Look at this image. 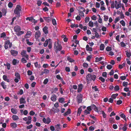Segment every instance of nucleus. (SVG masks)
I'll return each instance as SVG.
<instances>
[{
    "label": "nucleus",
    "instance_id": "nucleus-34",
    "mask_svg": "<svg viewBox=\"0 0 131 131\" xmlns=\"http://www.w3.org/2000/svg\"><path fill=\"white\" fill-rule=\"evenodd\" d=\"M65 99L64 98L61 97L59 98V101L60 103H62L64 102Z\"/></svg>",
    "mask_w": 131,
    "mask_h": 131
},
{
    "label": "nucleus",
    "instance_id": "nucleus-25",
    "mask_svg": "<svg viewBox=\"0 0 131 131\" xmlns=\"http://www.w3.org/2000/svg\"><path fill=\"white\" fill-rule=\"evenodd\" d=\"M3 77L4 80L8 82H9V79L7 78V76L6 75H4Z\"/></svg>",
    "mask_w": 131,
    "mask_h": 131
},
{
    "label": "nucleus",
    "instance_id": "nucleus-14",
    "mask_svg": "<svg viewBox=\"0 0 131 131\" xmlns=\"http://www.w3.org/2000/svg\"><path fill=\"white\" fill-rule=\"evenodd\" d=\"M1 84L4 89H6L7 88V85L5 84V83L4 81L2 82Z\"/></svg>",
    "mask_w": 131,
    "mask_h": 131
},
{
    "label": "nucleus",
    "instance_id": "nucleus-38",
    "mask_svg": "<svg viewBox=\"0 0 131 131\" xmlns=\"http://www.w3.org/2000/svg\"><path fill=\"white\" fill-rule=\"evenodd\" d=\"M104 44H102L100 46V50H103L104 49Z\"/></svg>",
    "mask_w": 131,
    "mask_h": 131
},
{
    "label": "nucleus",
    "instance_id": "nucleus-1",
    "mask_svg": "<svg viewBox=\"0 0 131 131\" xmlns=\"http://www.w3.org/2000/svg\"><path fill=\"white\" fill-rule=\"evenodd\" d=\"M96 76L94 74H92L91 73L88 74L86 76V80L88 83L90 82L92 80L94 81L96 78Z\"/></svg>",
    "mask_w": 131,
    "mask_h": 131
},
{
    "label": "nucleus",
    "instance_id": "nucleus-61",
    "mask_svg": "<svg viewBox=\"0 0 131 131\" xmlns=\"http://www.w3.org/2000/svg\"><path fill=\"white\" fill-rule=\"evenodd\" d=\"M108 17L107 16L105 15L104 16V20L105 21H107L108 20Z\"/></svg>",
    "mask_w": 131,
    "mask_h": 131
},
{
    "label": "nucleus",
    "instance_id": "nucleus-55",
    "mask_svg": "<svg viewBox=\"0 0 131 131\" xmlns=\"http://www.w3.org/2000/svg\"><path fill=\"white\" fill-rule=\"evenodd\" d=\"M106 49L107 51H110L112 50V48L108 46L106 48Z\"/></svg>",
    "mask_w": 131,
    "mask_h": 131
},
{
    "label": "nucleus",
    "instance_id": "nucleus-32",
    "mask_svg": "<svg viewBox=\"0 0 131 131\" xmlns=\"http://www.w3.org/2000/svg\"><path fill=\"white\" fill-rule=\"evenodd\" d=\"M78 11L79 12V15L81 16H84V15L83 13V12L81 10V9L79 10Z\"/></svg>",
    "mask_w": 131,
    "mask_h": 131
},
{
    "label": "nucleus",
    "instance_id": "nucleus-17",
    "mask_svg": "<svg viewBox=\"0 0 131 131\" xmlns=\"http://www.w3.org/2000/svg\"><path fill=\"white\" fill-rule=\"evenodd\" d=\"M10 126L12 128H16L17 127V124L15 123H12L10 124Z\"/></svg>",
    "mask_w": 131,
    "mask_h": 131
},
{
    "label": "nucleus",
    "instance_id": "nucleus-45",
    "mask_svg": "<svg viewBox=\"0 0 131 131\" xmlns=\"http://www.w3.org/2000/svg\"><path fill=\"white\" fill-rule=\"evenodd\" d=\"M126 55L127 57L129 58L131 56V54L130 52H128L127 51H126Z\"/></svg>",
    "mask_w": 131,
    "mask_h": 131
},
{
    "label": "nucleus",
    "instance_id": "nucleus-20",
    "mask_svg": "<svg viewBox=\"0 0 131 131\" xmlns=\"http://www.w3.org/2000/svg\"><path fill=\"white\" fill-rule=\"evenodd\" d=\"M52 110V111L54 113H57L59 111V109L58 108L55 107H53Z\"/></svg>",
    "mask_w": 131,
    "mask_h": 131
},
{
    "label": "nucleus",
    "instance_id": "nucleus-62",
    "mask_svg": "<svg viewBox=\"0 0 131 131\" xmlns=\"http://www.w3.org/2000/svg\"><path fill=\"white\" fill-rule=\"evenodd\" d=\"M30 115L33 116L35 114V113L32 111H31L29 113Z\"/></svg>",
    "mask_w": 131,
    "mask_h": 131
},
{
    "label": "nucleus",
    "instance_id": "nucleus-30",
    "mask_svg": "<svg viewBox=\"0 0 131 131\" xmlns=\"http://www.w3.org/2000/svg\"><path fill=\"white\" fill-rule=\"evenodd\" d=\"M95 62H98L102 59V57H100L99 58L98 57H96L95 58Z\"/></svg>",
    "mask_w": 131,
    "mask_h": 131
},
{
    "label": "nucleus",
    "instance_id": "nucleus-58",
    "mask_svg": "<svg viewBox=\"0 0 131 131\" xmlns=\"http://www.w3.org/2000/svg\"><path fill=\"white\" fill-rule=\"evenodd\" d=\"M27 73L28 75H30L32 74V72L30 70H28L27 71Z\"/></svg>",
    "mask_w": 131,
    "mask_h": 131
},
{
    "label": "nucleus",
    "instance_id": "nucleus-36",
    "mask_svg": "<svg viewBox=\"0 0 131 131\" xmlns=\"http://www.w3.org/2000/svg\"><path fill=\"white\" fill-rule=\"evenodd\" d=\"M34 18L33 17H27L26 18V20H29V21H32Z\"/></svg>",
    "mask_w": 131,
    "mask_h": 131
},
{
    "label": "nucleus",
    "instance_id": "nucleus-11",
    "mask_svg": "<svg viewBox=\"0 0 131 131\" xmlns=\"http://www.w3.org/2000/svg\"><path fill=\"white\" fill-rule=\"evenodd\" d=\"M83 88V85L82 84H80L78 85V89L77 92L78 93L82 91Z\"/></svg>",
    "mask_w": 131,
    "mask_h": 131
},
{
    "label": "nucleus",
    "instance_id": "nucleus-5",
    "mask_svg": "<svg viewBox=\"0 0 131 131\" xmlns=\"http://www.w3.org/2000/svg\"><path fill=\"white\" fill-rule=\"evenodd\" d=\"M83 95L81 94H78L77 97V101L78 103H80L82 102L83 99Z\"/></svg>",
    "mask_w": 131,
    "mask_h": 131
},
{
    "label": "nucleus",
    "instance_id": "nucleus-51",
    "mask_svg": "<svg viewBox=\"0 0 131 131\" xmlns=\"http://www.w3.org/2000/svg\"><path fill=\"white\" fill-rule=\"evenodd\" d=\"M90 114V111H88L87 110H85L84 111V114L85 115Z\"/></svg>",
    "mask_w": 131,
    "mask_h": 131
},
{
    "label": "nucleus",
    "instance_id": "nucleus-10",
    "mask_svg": "<svg viewBox=\"0 0 131 131\" xmlns=\"http://www.w3.org/2000/svg\"><path fill=\"white\" fill-rule=\"evenodd\" d=\"M14 31L16 32H17L20 31L21 29L19 26L16 25L14 28Z\"/></svg>",
    "mask_w": 131,
    "mask_h": 131
},
{
    "label": "nucleus",
    "instance_id": "nucleus-42",
    "mask_svg": "<svg viewBox=\"0 0 131 131\" xmlns=\"http://www.w3.org/2000/svg\"><path fill=\"white\" fill-rule=\"evenodd\" d=\"M8 7L10 8H11L12 7L13 4L11 2H9L8 5Z\"/></svg>",
    "mask_w": 131,
    "mask_h": 131
},
{
    "label": "nucleus",
    "instance_id": "nucleus-37",
    "mask_svg": "<svg viewBox=\"0 0 131 131\" xmlns=\"http://www.w3.org/2000/svg\"><path fill=\"white\" fill-rule=\"evenodd\" d=\"M2 11L3 16H6L7 13L6 10L5 9H2Z\"/></svg>",
    "mask_w": 131,
    "mask_h": 131
},
{
    "label": "nucleus",
    "instance_id": "nucleus-50",
    "mask_svg": "<svg viewBox=\"0 0 131 131\" xmlns=\"http://www.w3.org/2000/svg\"><path fill=\"white\" fill-rule=\"evenodd\" d=\"M102 76L106 78L107 77V74L106 72H103Z\"/></svg>",
    "mask_w": 131,
    "mask_h": 131
},
{
    "label": "nucleus",
    "instance_id": "nucleus-2",
    "mask_svg": "<svg viewBox=\"0 0 131 131\" xmlns=\"http://www.w3.org/2000/svg\"><path fill=\"white\" fill-rule=\"evenodd\" d=\"M54 48L55 49V51L56 53L58 52V51H60L62 49V47L61 45L59 44L57 41L55 42L54 45Z\"/></svg>",
    "mask_w": 131,
    "mask_h": 131
},
{
    "label": "nucleus",
    "instance_id": "nucleus-26",
    "mask_svg": "<svg viewBox=\"0 0 131 131\" xmlns=\"http://www.w3.org/2000/svg\"><path fill=\"white\" fill-rule=\"evenodd\" d=\"M93 107L94 108V110L96 112H99V108L97 107L95 105H93Z\"/></svg>",
    "mask_w": 131,
    "mask_h": 131
},
{
    "label": "nucleus",
    "instance_id": "nucleus-28",
    "mask_svg": "<svg viewBox=\"0 0 131 131\" xmlns=\"http://www.w3.org/2000/svg\"><path fill=\"white\" fill-rule=\"evenodd\" d=\"M115 8L116 9H118L119 8H121V5L120 3L119 4L118 3L115 4Z\"/></svg>",
    "mask_w": 131,
    "mask_h": 131
},
{
    "label": "nucleus",
    "instance_id": "nucleus-9",
    "mask_svg": "<svg viewBox=\"0 0 131 131\" xmlns=\"http://www.w3.org/2000/svg\"><path fill=\"white\" fill-rule=\"evenodd\" d=\"M10 53L14 56H17L18 54V52L14 50H11L10 51Z\"/></svg>",
    "mask_w": 131,
    "mask_h": 131
},
{
    "label": "nucleus",
    "instance_id": "nucleus-31",
    "mask_svg": "<svg viewBox=\"0 0 131 131\" xmlns=\"http://www.w3.org/2000/svg\"><path fill=\"white\" fill-rule=\"evenodd\" d=\"M24 32L22 31H19V32H17L16 34L18 36H20L24 34Z\"/></svg>",
    "mask_w": 131,
    "mask_h": 131
},
{
    "label": "nucleus",
    "instance_id": "nucleus-53",
    "mask_svg": "<svg viewBox=\"0 0 131 131\" xmlns=\"http://www.w3.org/2000/svg\"><path fill=\"white\" fill-rule=\"evenodd\" d=\"M128 84L127 82H124L123 83V86L125 87H126L127 86Z\"/></svg>",
    "mask_w": 131,
    "mask_h": 131
},
{
    "label": "nucleus",
    "instance_id": "nucleus-35",
    "mask_svg": "<svg viewBox=\"0 0 131 131\" xmlns=\"http://www.w3.org/2000/svg\"><path fill=\"white\" fill-rule=\"evenodd\" d=\"M109 122L110 123H114V120L113 118L112 117L110 118L109 120Z\"/></svg>",
    "mask_w": 131,
    "mask_h": 131
},
{
    "label": "nucleus",
    "instance_id": "nucleus-63",
    "mask_svg": "<svg viewBox=\"0 0 131 131\" xmlns=\"http://www.w3.org/2000/svg\"><path fill=\"white\" fill-rule=\"evenodd\" d=\"M65 70L67 72H70V68L67 67H66L65 68Z\"/></svg>",
    "mask_w": 131,
    "mask_h": 131
},
{
    "label": "nucleus",
    "instance_id": "nucleus-44",
    "mask_svg": "<svg viewBox=\"0 0 131 131\" xmlns=\"http://www.w3.org/2000/svg\"><path fill=\"white\" fill-rule=\"evenodd\" d=\"M120 23L122 26H125V23L123 20H122L120 21Z\"/></svg>",
    "mask_w": 131,
    "mask_h": 131
},
{
    "label": "nucleus",
    "instance_id": "nucleus-33",
    "mask_svg": "<svg viewBox=\"0 0 131 131\" xmlns=\"http://www.w3.org/2000/svg\"><path fill=\"white\" fill-rule=\"evenodd\" d=\"M127 124H125L124 125V126L122 128V129L123 131H126L127 129Z\"/></svg>",
    "mask_w": 131,
    "mask_h": 131
},
{
    "label": "nucleus",
    "instance_id": "nucleus-13",
    "mask_svg": "<svg viewBox=\"0 0 131 131\" xmlns=\"http://www.w3.org/2000/svg\"><path fill=\"white\" fill-rule=\"evenodd\" d=\"M41 35V33L40 31H37L35 34V36L36 38L38 39L40 36Z\"/></svg>",
    "mask_w": 131,
    "mask_h": 131
},
{
    "label": "nucleus",
    "instance_id": "nucleus-19",
    "mask_svg": "<svg viewBox=\"0 0 131 131\" xmlns=\"http://www.w3.org/2000/svg\"><path fill=\"white\" fill-rule=\"evenodd\" d=\"M11 112L13 114H16L17 113L18 111L15 108H12L11 109Z\"/></svg>",
    "mask_w": 131,
    "mask_h": 131
},
{
    "label": "nucleus",
    "instance_id": "nucleus-46",
    "mask_svg": "<svg viewBox=\"0 0 131 131\" xmlns=\"http://www.w3.org/2000/svg\"><path fill=\"white\" fill-rule=\"evenodd\" d=\"M52 21L53 25H55L56 24V20L54 19H52Z\"/></svg>",
    "mask_w": 131,
    "mask_h": 131
},
{
    "label": "nucleus",
    "instance_id": "nucleus-64",
    "mask_svg": "<svg viewBox=\"0 0 131 131\" xmlns=\"http://www.w3.org/2000/svg\"><path fill=\"white\" fill-rule=\"evenodd\" d=\"M121 46L123 47H124L126 46L125 43L123 42H121L120 43Z\"/></svg>",
    "mask_w": 131,
    "mask_h": 131
},
{
    "label": "nucleus",
    "instance_id": "nucleus-59",
    "mask_svg": "<svg viewBox=\"0 0 131 131\" xmlns=\"http://www.w3.org/2000/svg\"><path fill=\"white\" fill-rule=\"evenodd\" d=\"M42 3V1L40 0H38L37 1V4L38 6H40Z\"/></svg>",
    "mask_w": 131,
    "mask_h": 131
},
{
    "label": "nucleus",
    "instance_id": "nucleus-60",
    "mask_svg": "<svg viewBox=\"0 0 131 131\" xmlns=\"http://www.w3.org/2000/svg\"><path fill=\"white\" fill-rule=\"evenodd\" d=\"M48 43V41L46 40L45 42V43H44L43 46L45 47H46L47 46Z\"/></svg>",
    "mask_w": 131,
    "mask_h": 131
},
{
    "label": "nucleus",
    "instance_id": "nucleus-3",
    "mask_svg": "<svg viewBox=\"0 0 131 131\" xmlns=\"http://www.w3.org/2000/svg\"><path fill=\"white\" fill-rule=\"evenodd\" d=\"M21 11V7L19 5H17L14 10V14L17 15L18 16L17 17H19L20 16V12Z\"/></svg>",
    "mask_w": 131,
    "mask_h": 131
},
{
    "label": "nucleus",
    "instance_id": "nucleus-29",
    "mask_svg": "<svg viewBox=\"0 0 131 131\" xmlns=\"http://www.w3.org/2000/svg\"><path fill=\"white\" fill-rule=\"evenodd\" d=\"M67 59L69 61V62L71 63L74 62L75 61V60H74L73 59L69 57H68L67 58Z\"/></svg>",
    "mask_w": 131,
    "mask_h": 131
},
{
    "label": "nucleus",
    "instance_id": "nucleus-27",
    "mask_svg": "<svg viewBox=\"0 0 131 131\" xmlns=\"http://www.w3.org/2000/svg\"><path fill=\"white\" fill-rule=\"evenodd\" d=\"M82 111V109H81V107L78 108L77 111L78 115V114H79V116L80 115V114L81 112Z\"/></svg>",
    "mask_w": 131,
    "mask_h": 131
},
{
    "label": "nucleus",
    "instance_id": "nucleus-41",
    "mask_svg": "<svg viewBox=\"0 0 131 131\" xmlns=\"http://www.w3.org/2000/svg\"><path fill=\"white\" fill-rule=\"evenodd\" d=\"M6 36V33L5 32H3V33L1 34V36H0L1 38H4Z\"/></svg>",
    "mask_w": 131,
    "mask_h": 131
},
{
    "label": "nucleus",
    "instance_id": "nucleus-7",
    "mask_svg": "<svg viewBox=\"0 0 131 131\" xmlns=\"http://www.w3.org/2000/svg\"><path fill=\"white\" fill-rule=\"evenodd\" d=\"M42 121L44 123L48 124H49L51 122V119L49 117H47L46 119L45 118H43Z\"/></svg>",
    "mask_w": 131,
    "mask_h": 131
},
{
    "label": "nucleus",
    "instance_id": "nucleus-8",
    "mask_svg": "<svg viewBox=\"0 0 131 131\" xmlns=\"http://www.w3.org/2000/svg\"><path fill=\"white\" fill-rule=\"evenodd\" d=\"M21 54L22 57H25L27 60L28 59V56L26 54V51L25 50H23L21 52Z\"/></svg>",
    "mask_w": 131,
    "mask_h": 131
},
{
    "label": "nucleus",
    "instance_id": "nucleus-4",
    "mask_svg": "<svg viewBox=\"0 0 131 131\" xmlns=\"http://www.w3.org/2000/svg\"><path fill=\"white\" fill-rule=\"evenodd\" d=\"M31 117L29 116L28 117H25L23 118V120L26 122V124L29 125L31 123Z\"/></svg>",
    "mask_w": 131,
    "mask_h": 131
},
{
    "label": "nucleus",
    "instance_id": "nucleus-12",
    "mask_svg": "<svg viewBox=\"0 0 131 131\" xmlns=\"http://www.w3.org/2000/svg\"><path fill=\"white\" fill-rule=\"evenodd\" d=\"M19 102L20 104H25L26 103L25 99L23 97H21L20 99Z\"/></svg>",
    "mask_w": 131,
    "mask_h": 131
},
{
    "label": "nucleus",
    "instance_id": "nucleus-18",
    "mask_svg": "<svg viewBox=\"0 0 131 131\" xmlns=\"http://www.w3.org/2000/svg\"><path fill=\"white\" fill-rule=\"evenodd\" d=\"M48 27L46 26L44 27L43 28V31L46 34L48 33Z\"/></svg>",
    "mask_w": 131,
    "mask_h": 131
},
{
    "label": "nucleus",
    "instance_id": "nucleus-54",
    "mask_svg": "<svg viewBox=\"0 0 131 131\" xmlns=\"http://www.w3.org/2000/svg\"><path fill=\"white\" fill-rule=\"evenodd\" d=\"M83 66L84 68H87L88 66V63H83Z\"/></svg>",
    "mask_w": 131,
    "mask_h": 131
},
{
    "label": "nucleus",
    "instance_id": "nucleus-15",
    "mask_svg": "<svg viewBox=\"0 0 131 131\" xmlns=\"http://www.w3.org/2000/svg\"><path fill=\"white\" fill-rule=\"evenodd\" d=\"M56 98L57 97L55 94L52 95L51 97V100L53 102L55 101L56 100Z\"/></svg>",
    "mask_w": 131,
    "mask_h": 131
},
{
    "label": "nucleus",
    "instance_id": "nucleus-24",
    "mask_svg": "<svg viewBox=\"0 0 131 131\" xmlns=\"http://www.w3.org/2000/svg\"><path fill=\"white\" fill-rule=\"evenodd\" d=\"M9 43V40L6 41L4 45V48L6 49H7L8 48V43Z\"/></svg>",
    "mask_w": 131,
    "mask_h": 131
},
{
    "label": "nucleus",
    "instance_id": "nucleus-39",
    "mask_svg": "<svg viewBox=\"0 0 131 131\" xmlns=\"http://www.w3.org/2000/svg\"><path fill=\"white\" fill-rule=\"evenodd\" d=\"M118 95V94L117 93L113 94L112 96V97L113 99H115Z\"/></svg>",
    "mask_w": 131,
    "mask_h": 131
},
{
    "label": "nucleus",
    "instance_id": "nucleus-16",
    "mask_svg": "<svg viewBox=\"0 0 131 131\" xmlns=\"http://www.w3.org/2000/svg\"><path fill=\"white\" fill-rule=\"evenodd\" d=\"M12 118L13 119L14 121H17L19 118L17 116L14 115L12 116Z\"/></svg>",
    "mask_w": 131,
    "mask_h": 131
},
{
    "label": "nucleus",
    "instance_id": "nucleus-57",
    "mask_svg": "<svg viewBox=\"0 0 131 131\" xmlns=\"http://www.w3.org/2000/svg\"><path fill=\"white\" fill-rule=\"evenodd\" d=\"M58 88H54L52 90L53 91H52V93H56V92L58 91Z\"/></svg>",
    "mask_w": 131,
    "mask_h": 131
},
{
    "label": "nucleus",
    "instance_id": "nucleus-6",
    "mask_svg": "<svg viewBox=\"0 0 131 131\" xmlns=\"http://www.w3.org/2000/svg\"><path fill=\"white\" fill-rule=\"evenodd\" d=\"M15 75L16 77L14 80V81L16 83H17L19 81V80L20 79V75L18 72H16Z\"/></svg>",
    "mask_w": 131,
    "mask_h": 131
},
{
    "label": "nucleus",
    "instance_id": "nucleus-40",
    "mask_svg": "<svg viewBox=\"0 0 131 131\" xmlns=\"http://www.w3.org/2000/svg\"><path fill=\"white\" fill-rule=\"evenodd\" d=\"M119 86L118 85H116L114 87V90L115 91H117L119 90Z\"/></svg>",
    "mask_w": 131,
    "mask_h": 131
},
{
    "label": "nucleus",
    "instance_id": "nucleus-43",
    "mask_svg": "<svg viewBox=\"0 0 131 131\" xmlns=\"http://www.w3.org/2000/svg\"><path fill=\"white\" fill-rule=\"evenodd\" d=\"M12 63L13 65H16L17 64V60L15 59H13L12 61Z\"/></svg>",
    "mask_w": 131,
    "mask_h": 131
},
{
    "label": "nucleus",
    "instance_id": "nucleus-23",
    "mask_svg": "<svg viewBox=\"0 0 131 131\" xmlns=\"http://www.w3.org/2000/svg\"><path fill=\"white\" fill-rule=\"evenodd\" d=\"M60 126V124H57V125H56L55 128L56 129V131H59L61 129Z\"/></svg>",
    "mask_w": 131,
    "mask_h": 131
},
{
    "label": "nucleus",
    "instance_id": "nucleus-22",
    "mask_svg": "<svg viewBox=\"0 0 131 131\" xmlns=\"http://www.w3.org/2000/svg\"><path fill=\"white\" fill-rule=\"evenodd\" d=\"M43 18L47 22L49 23L51 20V18L50 17H44Z\"/></svg>",
    "mask_w": 131,
    "mask_h": 131
},
{
    "label": "nucleus",
    "instance_id": "nucleus-49",
    "mask_svg": "<svg viewBox=\"0 0 131 131\" xmlns=\"http://www.w3.org/2000/svg\"><path fill=\"white\" fill-rule=\"evenodd\" d=\"M89 26H90L92 27L93 26V22L91 21L89 22Z\"/></svg>",
    "mask_w": 131,
    "mask_h": 131
},
{
    "label": "nucleus",
    "instance_id": "nucleus-56",
    "mask_svg": "<svg viewBox=\"0 0 131 131\" xmlns=\"http://www.w3.org/2000/svg\"><path fill=\"white\" fill-rule=\"evenodd\" d=\"M111 8H114V1H113L111 3Z\"/></svg>",
    "mask_w": 131,
    "mask_h": 131
},
{
    "label": "nucleus",
    "instance_id": "nucleus-52",
    "mask_svg": "<svg viewBox=\"0 0 131 131\" xmlns=\"http://www.w3.org/2000/svg\"><path fill=\"white\" fill-rule=\"evenodd\" d=\"M48 79H46L44 81L43 83L45 84H46L48 82Z\"/></svg>",
    "mask_w": 131,
    "mask_h": 131
},
{
    "label": "nucleus",
    "instance_id": "nucleus-21",
    "mask_svg": "<svg viewBox=\"0 0 131 131\" xmlns=\"http://www.w3.org/2000/svg\"><path fill=\"white\" fill-rule=\"evenodd\" d=\"M71 113V111L70 108H68L67 111L63 115L64 116H66L67 115Z\"/></svg>",
    "mask_w": 131,
    "mask_h": 131
},
{
    "label": "nucleus",
    "instance_id": "nucleus-48",
    "mask_svg": "<svg viewBox=\"0 0 131 131\" xmlns=\"http://www.w3.org/2000/svg\"><path fill=\"white\" fill-rule=\"evenodd\" d=\"M99 79L102 82H104L105 81V79L102 77H100Z\"/></svg>",
    "mask_w": 131,
    "mask_h": 131
},
{
    "label": "nucleus",
    "instance_id": "nucleus-47",
    "mask_svg": "<svg viewBox=\"0 0 131 131\" xmlns=\"http://www.w3.org/2000/svg\"><path fill=\"white\" fill-rule=\"evenodd\" d=\"M89 20H90L89 17H86L85 18V23H87L89 21Z\"/></svg>",
    "mask_w": 131,
    "mask_h": 131
}]
</instances>
